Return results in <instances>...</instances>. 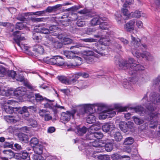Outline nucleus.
I'll list each match as a JSON object with an SVG mask.
<instances>
[{
    "mask_svg": "<svg viewBox=\"0 0 160 160\" xmlns=\"http://www.w3.org/2000/svg\"><path fill=\"white\" fill-rule=\"evenodd\" d=\"M115 63L116 65H118L120 69L124 70L128 69V72L130 75L135 73L137 71L142 70L144 69V68L142 65L134 63V60L132 58H130L128 61L115 57Z\"/></svg>",
    "mask_w": 160,
    "mask_h": 160,
    "instance_id": "obj_1",
    "label": "nucleus"
},
{
    "mask_svg": "<svg viewBox=\"0 0 160 160\" xmlns=\"http://www.w3.org/2000/svg\"><path fill=\"white\" fill-rule=\"evenodd\" d=\"M158 94L155 92L151 93L147 103L144 105L149 111H152L156 109V105L160 102Z\"/></svg>",
    "mask_w": 160,
    "mask_h": 160,
    "instance_id": "obj_2",
    "label": "nucleus"
},
{
    "mask_svg": "<svg viewBox=\"0 0 160 160\" xmlns=\"http://www.w3.org/2000/svg\"><path fill=\"white\" fill-rule=\"evenodd\" d=\"M26 88L21 87L17 88L14 90L9 89L7 91H4L2 93L7 97L14 96L17 97H20L23 96L26 93Z\"/></svg>",
    "mask_w": 160,
    "mask_h": 160,
    "instance_id": "obj_3",
    "label": "nucleus"
},
{
    "mask_svg": "<svg viewBox=\"0 0 160 160\" xmlns=\"http://www.w3.org/2000/svg\"><path fill=\"white\" fill-rule=\"evenodd\" d=\"M94 109H95V106L93 105L87 104L85 106V112L88 114L86 115L88 116L86 121L88 123H94L96 121V117L93 113Z\"/></svg>",
    "mask_w": 160,
    "mask_h": 160,
    "instance_id": "obj_4",
    "label": "nucleus"
},
{
    "mask_svg": "<svg viewBox=\"0 0 160 160\" xmlns=\"http://www.w3.org/2000/svg\"><path fill=\"white\" fill-rule=\"evenodd\" d=\"M131 40L130 44L132 47V50L139 51L140 50H143L146 48L147 46L145 44H141L140 39L138 38L134 37L131 35Z\"/></svg>",
    "mask_w": 160,
    "mask_h": 160,
    "instance_id": "obj_5",
    "label": "nucleus"
},
{
    "mask_svg": "<svg viewBox=\"0 0 160 160\" xmlns=\"http://www.w3.org/2000/svg\"><path fill=\"white\" fill-rule=\"evenodd\" d=\"M43 60L44 62L48 64L56 65L58 66H62L64 64V59L59 56H54L51 58L46 57L43 58Z\"/></svg>",
    "mask_w": 160,
    "mask_h": 160,
    "instance_id": "obj_6",
    "label": "nucleus"
},
{
    "mask_svg": "<svg viewBox=\"0 0 160 160\" xmlns=\"http://www.w3.org/2000/svg\"><path fill=\"white\" fill-rule=\"evenodd\" d=\"M106 19L105 18H100L98 16H96L91 20L90 24L91 26H94L100 24L99 26L100 30L101 31V30L103 29L106 30L108 28L107 27V23L105 22H101V20L105 21Z\"/></svg>",
    "mask_w": 160,
    "mask_h": 160,
    "instance_id": "obj_7",
    "label": "nucleus"
},
{
    "mask_svg": "<svg viewBox=\"0 0 160 160\" xmlns=\"http://www.w3.org/2000/svg\"><path fill=\"white\" fill-rule=\"evenodd\" d=\"M13 35L14 36V40L16 43L23 50V48L25 50H27L28 49V47L25 46L24 44H20V41H21L25 40V38L20 33V32L17 31H14L13 33Z\"/></svg>",
    "mask_w": 160,
    "mask_h": 160,
    "instance_id": "obj_8",
    "label": "nucleus"
},
{
    "mask_svg": "<svg viewBox=\"0 0 160 160\" xmlns=\"http://www.w3.org/2000/svg\"><path fill=\"white\" fill-rule=\"evenodd\" d=\"M102 111L100 113L99 116V118L100 120H103L107 118H112L116 114V111L113 109H111L106 110L102 109Z\"/></svg>",
    "mask_w": 160,
    "mask_h": 160,
    "instance_id": "obj_9",
    "label": "nucleus"
},
{
    "mask_svg": "<svg viewBox=\"0 0 160 160\" xmlns=\"http://www.w3.org/2000/svg\"><path fill=\"white\" fill-rule=\"evenodd\" d=\"M132 54L139 59L145 58L147 60H151L153 58L152 55L147 52H145L142 53L139 51H136L134 50L132 51Z\"/></svg>",
    "mask_w": 160,
    "mask_h": 160,
    "instance_id": "obj_10",
    "label": "nucleus"
},
{
    "mask_svg": "<svg viewBox=\"0 0 160 160\" xmlns=\"http://www.w3.org/2000/svg\"><path fill=\"white\" fill-rule=\"evenodd\" d=\"M29 109L32 110L34 109L35 107L33 106L29 107L24 106L22 108H18V113L21 115L23 118L27 120H28V118L30 115L29 112L28 111Z\"/></svg>",
    "mask_w": 160,
    "mask_h": 160,
    "instance_id": "obj_11",
    "label": "nucleus"
},
{
    "mask_svg": "<svg viewBox=\"0 0 160 160\" xmlns=\"http://www.w3.org/2000/svg\"><path fill=\"white\" fill-rule=\"evenodd\" d=\"M95 57L94 53L92 51H85L84 52L83 58L88 63H92Z\"/></svg>",
    "mask_w": 160,
    "mask_h": 160,
    "instance_id": "obj_12",
    "label": "nucleus"
},
{
    "mask_svg": "<svg viewBox=\"0 0 160 160\" xmlns=\"http://www.w3.org/2000/svg\"><path fill=\"white\" fill-rule=\"evenodd\" d=\"M76 112L75 109H73L71 111H68L66 112H62L61 114V119L63 121H69L71 117H74Z\"/></svg>",
    "mask_w": 160,
    "mask_h": 160,
    "instance_id": "obj_13",
    "label": "nucleus"
},
{
    "mask_svg": "<svg viewBox=\"0 0 160 160\" xmlns=\"http://www.w3.org/2000/svg\"><path fill=\"white\" fill-rule=\"evenodd\" d=\"M122 1L124 2L125 3L123 5L121 11L123 15L125 16H128L130 15V13L128 10V8L129 5H131L133 3V0H121Z\"/></svg>",
    "mask_w": 160,
    "mask_h": 160,
    "instance_id": "obj_14",
    "label": "nucleus"
},
{
    "mask_svg": "<svg viewBox=\"0 0 160 160\" xmlns=\"http://www.w3.org/2000/svg\"><path fill=\"white\" fill-rule=\"evenodd\" d=\"M33 135V134L31 132H26V133H19L18 135L20 140L26 143L28 141L29 138Z\"/></svg>",
    "mask_w": 160,
    "mask_h": 160,
    "instance_id": "obj_15",
    "label": "nucleus"
},
{
    "mask_svg": "<svg viewBox=\"0 0 160 160\" xmlns=\"http://www.w3.org/2000/svg\"><path fill=\"white\" fill-rule=\"evenodd\" d=\"M135 23V20L132 19L130 20L124 25L125 29L128 32L132 31L134 29Z\"/></svg>",
    "mask_w": 160,
    "mask_h": 160,
    "instance_id": "obj_16",
    "label": "nucleus"
},
{
    "mask_svg": "<svg viewBox=\"0 0 160 160\" xmlns=\"http://www.w3.org/2000/svg\"><path fill=\"white\" fill-rule=\"evenodd\" d=\"M158 114L157 113H153L151 114L150 116V118L153 119L154 120H152L150 124L149 125V127L151 129H155V127H157L158 125L157 119Z\"/></svg>",
    "mask_w": 160,
    "mask_h": 160,
    "instance_id": "obj_17",
    "label": "nucleus"
},
{
    "mask_svg": "<svg viewBox=\"0 0 160 160\" xmlns=\"http://www.w3.org/2000/svg\"><path fill=\"white\" fill-rule=\"evenodd\" d=\"M21 117L18 115L15 116H7L4 117V118L8 122H16L20 120Z\"/></svg>",
    "mask_w": 160,
    "mask_h": 160,
    "instance_id": "obj_18",
    "label": "nucleus"
},
{
    "mask_svg": "<svg viewBox=\"0 0 160 160\" xmlns=\"http://www.w3.org/2000/svg\"><path fill=\"white\" fill-rule=\"evenodd\" d=\"M90 145L95 148V149H93L95 153H99L103 151V147H101L99 143L96 141L90 142Z\"/></svg>",
    "mask_w": 160,
    "mask_h": 160,
    "instance_id": "obj_19",
    "label": "nucleus"
},
{
    "mask_svg": "<svg viewBox=\"0 0 160 160\" xmlns=\"http://www.w3.org/2000/svg\"><path fill=\"white\" fill-rule=\"evenodd\" d=\"M62 53L68 58H73L75 57L76 54H78L79 52L77 51H74L73 52L63 51H62Z\"/></svg>",
    "mask_w": 160,
    "mask_h": 160,
    "instance_id": "obj_20",
    "label": "nucleus"
},
{
    "mask_svg": "<svg viewBox=\"0 0 160 160\" xmlns=\"http://www.w3.org/2000/svg\"><path fill=\"white\" fill-rule=\"evenodd\" d=\"M130 16L132 18H139L141 17L146 18L145 14L143 13L141 11L138 10H135L134 12H132L130 13Z\"/></svg>",
    "mask_w": 160,
    "mask_h": 160,
    "instance_id": "obj_21",
    "label": "nucleus"
},
{
    "mask_svg": "<svg viewBox=\"0 0 160 160\" xmlns=\"http://www.w3.org/2000/svg\"><path fill=\"white\" fill-rule=\"evenodd\" d=\"M33 51L36 54L38 55L43 54L44 50L43 47L39 45H37L33 47Z\"/></svg>",
    "mask_w": 160,
    "mask_h": 160,
    "instance_id": "obj_22",
    "label": "nucleus"
},
{
    "mask_svg": "<svg viewBox=\"0 0 160 160\" xmlns=\"http://www.w3.org/2000/svg\"><path fill=\"white\" fill-rule=\"evenodd\" d=\"M91 149L88 148V150L86 152L90 156L92 157L95 158H97L99 160H103L104 157V155H95L96 153H95V151H92L90 150Z\"/></svg>",
    "mask_w": 160,
    "mask_h": 160,
    "instance_id": "obj_23",
    "label": "nucleus"
},
{
    "mask_svg": "<svg viewBox=\"0 0 160 160\" xmlns=\"http://www.w3.org/2000/svg\"><path fill=\"white\" fill-rule=\"evenodd\" d=\"M43 146L41 144H38L33 147L34 152L37 154H41L42 153L43 150Z\"/></svg>",
    "mask_w": 160,
    "mask_h": 160,
    "instance_id": "obj_24",
    "label": "nucleus"
},
{
    "mask_svg": "<svg viewBox=\"0 0 160 160\" xmlns=\"http://www.w3.org/2000/svg\"><path fill=\"white\" fill-rule=\"evenodd\" d=\"M4 109L5 112L9 114L12 113L15 111H17L18 112V108H14L6 104L4 106Z\"/></svg>",
    "mask_w": 160,
    "mask_h": 160,
    "instance_id": "obj_25",
    "label": "nucleus"
},
{
    "mask_svg": "<svg viewBox=\"0 0 160 160\" xmlns=\"http://www.w3.org/2000/svg\"><path fill=\"white\" fill-rule=\"evenodd\" d=\"M47 105L48 106V107L52 109L54 113H56L57 110L56 108H60V109H64V107L63 106H61L57 104H48L47 103Z\"/></svg>",
    "mask_w": 160,
    "mask_h": 160,
    "instance_id": "obj_26",
    "label": "nucleus"
},
{
    "mask_svg": "<svg viewBox=\"0 0 160 160\" xmlns=\"http://www.w3.org/2000/svg\"><path fill=\"white\" fill-rule=\"evenodd\" d=\"M114 126L112 123H106L102 126V130H113L114 128Z\"/></svg>",
    "mask_w": 160,
    "mask_h": 160,
    "instance_id": "obj_27",
    "label": "nucleus"
},
{
    "mask_svg": "<svg viewBox=\"0 0 160 160\" xmlns=\"http://www.w3.org/2000/svg\"><path fill=\"white\" fill-rule=\"evenodd\" d=\"M58 38L60 39L62 44L64 45L70 44L72 41L71 39L68 38H63L62 37L60 38L59 36H58Z\"/></svg>",
    "mask_w": 160,
    "mask_h": 160,
    "instance_id": "obj_28",
    "label": "nucleus"
},
{
    "mask_svg": "<svg viewBox=\"0 0 160 160\" xmlns=\"http://www.w3.org/2000/svg\"><path fill=\"white\" fill-rule=\"evenodd\" d=\"M37 32L40 33H43L44 34H48L50 33V31L49 29L46 28L44 27H39L38 29Z\"/></svg>",
    "mask_w": 160,
    "mask_h": 160,
    "instance_id": "obj_29",
    "label": "nucleus"
},
{
    "mask_svg": "<svg viewBox=\"0 0 160 160\" xmlns=\"http://www.w3.org/2000/svg\"><path fill=\"white\" fill-rule=\"evenodd\" d=\"M113 136L115 140L117 141H120L122 138V136L120 132L117 131L115 132Z\"/></svg>",
    "mask_w": 160,
    "mask_h": 160,
    "instance_id": "obj_30",
    "label": "nucleus"
},
{
    "mask_svg": "<svg viewBox=\"0 0 160 160\" xmlns=\"http://www.w3.org/2000/svg\"><path fill=\"white\" fill-rule=\"evenodd\" d=\"M135 112L138 113L141 116H142L143 112H145L143 108L141 106H138L134 108Z\"/></svg>",
    "mask_w": 160,
    "mask_h": 160,
    "instance_id": "obj_31",
    "label": "nucleus"
},
{
    "mask_svg": "<svg viewBox=\"0 0 160 160\" xmlns=\"http://www.w3.org/2000/svg\"><path fill=\"white\" fill-rule=\"evenodd\" d=\"M113 145L112 142H108L105 145V147H103V150L105 148L107 152H110L113 149Z\"/></svg>",
    "mask_w": 160,
    "mask_h": 160,
    "instance_id": "obj_32",
    "label": "nucleus"
},
{
    "mask_svg": "<svg viewBox=\"0 0 160 160\" xmlns=\"http://www.w3.org/2000/svg\"><path fill=\"white\" fill-rule=\"evenodd\" d=\"M38 144H40V143H38V140L37 138H32L30 141V144L31 146L33 147Z\"/></svg>",
    "mask_w": 160,
    "mask_h": 160,
    "instance_id": "obj_33",
    "label": "nucleus"
},
{
    "mask_svg": "<svg viewBox=\"0 0 160 160\" xmlns=\"http://www.w3.org/2000/svg\"><path fill=\"white\" fill-rule=\"evenodd\" d=\"M133 142V139L132 138L129 137L125 139L124 143L126 145H130L132 144Z\"/></svg>",
    "mask_w": 160,
    "mask_h": 160,
    "instance_id": "obj_34",
    "label": "nucleus"
},
{
    "mask_svg": "<svg viewBox=\"0 0 160 160\" xmlns=\"http://www.w3.org/2000/svg\"><path fill=\"white\" fill-rule=\"evenodd\" d=\"M58 79L62 83L67 84L68 83V78L64 76H58L57 77Z\"/></svg>",
    "mask_w": 160,
    "mask_h": 160,
    "instance_id": "obj_35",
    "label": "nucleus"
},
{
    "mask_svg": "<svg viewBox=\"0 0 160 160\" xmlns=\"http://www.w3.org/2000/svg\"><path fill=\"white\" fill-rule=\"evenodd\" d=\"M127 123L125 122H120L119 124V126L120 129L121 130H125L127 129Z\"/></svg>",
    "mask_w": 160,
    "mask_h": 160,
    "instance_id": "obj_36",
    "label": "nucleus"
},
{
    "mask_svg": "<svg viewBox=\"0 0 160 160\" xmlns=\"http://www.w3.org/2000/svg\"><path fill=\"white\" fill-rule=\"evenodd\" d=\"M92 136H94L98 139H100L102 138L103 135L101 132H94L93 134H92Z\"/></svg>",
    "mask_w": 160,
    "mask_h": 160,
    "instance_id": "obj_37",
    "label": "nucleus"
},
{
    "mask_svg": "<svg viewBox=\"0 0 160 160\" xmlns=\"http://www.w3.org/2000/svg\"><path fill=\"white\" fill-rule=\"evenodd\" d=\"M115 19L117 21V22L119 24H120L121 23V21L122 20V15L120 13H119L118 12H117L115 14Z\"/></svg>",
    "mask_w": 160,
    "mask_h": 160,
    "instance_id": "obj_38",
    "label": "nucleus"
},
{
    "mask_svg": "<svg viewBox=\"0 0 160 160\" xmlns=\"http://www.w3.org/2000/svg\"><path fill=\"white\" fill-rule=\"evenodd\" d=\"M74 75H73V77L75 78H73V79H69L68 78V83L67 84H74L75 83H76L77 82V79L78 78H77V77L76 76V77L75 78L74 77Z\"/></svg>",
    "mask_w": 160,
    "mask_h": 160,
    "instance_id": "obj_39",
    "label": "nucleus"
},
{
    "mask_svg": "<svg viewBox=\"0 0 160 160\" xmlns=\"http://www.w3.org/2000/svg\"><path fill=\"white\" fill-rule=\"evenodd\" d=\"M39 114L41 116H42L44 118V116L46 115H49V112L45 110L42 109L39 110Z\"/></svg>",
    "mask_w": 160,
    "mask_h": 160,
    "instance_id": "obj_40",
    "label": "nucleus"
},
{
    "mask_svg": "<svg viewBox=\"0 0 160 160\" xmlns=\"http://www.w3.org/2000/svg\"><path fill=\"white\" fill-rule=\"evenodd\" d=\"M74 58H75V61L76 62V66H79L82 63V59L80 57L77 56L75 55V57Z\"/></svg>",
    "mask_w": 160,
    "mask_h": 160,
    "instance_id": "obj_41",
    "label": "nucleus"
},
{
    "mask_svg": "<svg viewBox=\"0 0 160 160\" xmlns=\"http://www.w3.org/2000/svg\"><path fill=\"white\" fill-rule=\"evenodd\" d=\"M74 77L75 78L77 77V78H78V76H81L84 78H87L89 77V75L88 74L86 73H80L78 74H74Z\"/></svg>",
    "mask_w": 160,
    "mask_h": 160,
    "instance_id": "obj_42",
    "label": "nucleus"
},
{
    "mask_svg": "<svg viewBox=\"0 0 160 160\" xmlns=\"http://www.w3.org/2000/svg\"><path fill=\"white\" fill-rule=\"evenodd\" d=\"M111 157L113 160H118L119 159H121V156L118 153H115L112 154Z\"/></svg>",
    "mask_w": 160,
    "mask_h": 160,
    "instance_id": "obj_43",
    "label": "nucleus"
},
{
    "mask_svg": "<svg viewBox=\"0 0 160 160\" xmlns=\"http://www.w3.org/2000/svg\"><path fill=\"white\" fill-rule=\"evenodd\" d=\"M20 157L23 159H26L29 160V158L28 157V154L27 152H23L22 153V154L20 156Z\"/></svg>",
    "mask_w": 160,
    "mask_h": 160,
    "instance_id": "obj_44",
    "label": "nucleus"
},
{
    "mask_svg": "<svg viewBox=\"0 0 160 160\" xmlns=\"http://www.w3.org/2000/svg\"><path fill=\"white\" fill-rule=\"evenodd\" d=\"M24 27V25L22 22H17L16 24V27L14 29H18L21 30Z\"/></svg>",
    "mask_w": 160,
    "mask_h": 160,
    "instance_id": "obj_45",
    "label": "nucleus"
},
{
    "mask_svg": "<svg viewBox=\"0 0 160 160\" xmlns=\"http://www.w3.org/2000/svg\"><path fill=\"white\" fill-rule=\"evenodd\" d=\"M3 152L4 153L8 155L11 157L14 156L13 152L11 149L4 150L3 151Z\"/></svg>",
    "mask_w": 160,
    "mask_h": 160,
    "instance_id": "obj_46",
    "label": "nucleus"
},
{
    "mask_svg": "<svg viewBox=\"0 0 160 160\" xmlns=\"http://www.w3.org/2000/svg\"><path fill=\"white\" fill-rule=\"evenodd\" d=\"M32 38L34 40L37 42H39L41 40V36L36 34H34L32 36Z\"/></svg>",
    "mask_w": 160,
    "mask_h": 160,
    "instance_id": "obj_47",
    "label": "nucleus"
},
{
    "mask_svg": "<svg viewBox=\"0 0 160 160\" xmlns=\"http://www.w3.org/2000/svg\"><path fill=\"white\" fill-rule=\"evenodd\" d=\"M32 21L35 22H39L44 21L45 19L44 18H31Z\"/></svg>",
    "mask_w": 160,
    "mask_h": 160,
    "instance_id": "obj_48",
    "label": "nucleus"
},
{
    "mask_svg": "<svg viewBox=\"0 0 160 160\" xmlns=\"http://www.w3.org/2000/svg\"><path fill=\"white\" fill-rule=\"evenodd\" d=\"M85 22L82 20L79 19L77 22V25L80 27H83L85 25Z\"/></svg>",
    "mask_w": 160,
    "mask_h": 160,
    "instance_id": "obj_49",
    "label": "nucleus"
},
{
    "mask_svg": "<svg viewBox=\"0 0 160 160\" xmlns=\"http://www.w3.org/2000/svg\"><path fill=\"white\" fill-rule=\"evenodd\" d=\"M134 122L138 124H140L143 122V121L136 117H133Z\"/></svg>",
    "mask_w": 160,
    "mask_h": 160,
    "instance_id": "obj_50",
    "label": "nucleus"
},
{
    "mask_svg": "<svg viewBox=\"0 0 160 160\" xmlns=\"http://www.w3.org/2000/svg\"><path fill=\"white\" fill-rule=\"evenodd\" d=\"M35 98L37 102H38L43 100V97L39 94L37 93L35 94Z\"/></svg>",
    "mask_w": 160,
    "mask_h": 160,
    "instance_id": "obj_51",
    "label": "nucleus"
},
{
    "mask_svg": "<svg viewBox=\"0 0 160 160\" xmlns=\"http://www.w3.org/2000/svg\"><path fill=\"white\" fill-rule=\"evenodd\" d=\"M137 26L138 28H143V24L142 22L139 20H136Z\"/></svg>",
    "mask_w": 160,
    "mask_h": 160,
    "instance_id": "obj_52",
    "label": "nucleus"
},
{
    "mask_svg": "<svg viewBox=\"0 0 160 160\" xmlns=\"http://www.w3.org/2000/svg\"><path fill=\"white\" fill-rule=\"evenodd\" d=\"M81 8L80 6H74L70 8H68V10L69 11H76Z\"/></svg>",
    "mask_w": 160,
    "mask_h": 160,
    "instance_id": "obj_53",
    "label": "nucleus"
},
{
    "mask_svg": "<svg viewBox=\"0 0 160 160\" xmlns=\"http://www.w3.org/2000/svg\"><path fill=\"white\" fill-rule=\"evenodd\" d=\"M16 78L17 80L21 82L23 81L24 80L23 76L19 74L16 77Z\"/></svg>",
    "mask_w": 160,
    "mask_h": 160,
    "instance_id": "obj_54",
    "label": "nucleus"
},
{
    "mask_svg": "<svg viewBox=\"0 0 160 160\" xmlns=\"http://www.w3.org/2000/svg\"><path fill=\"white\" fill-rule=\"evenodd\" d=\"M160 82V76H158L153 80V84L155 85H158Z\"/></svg>",
    "mask_w": 160,
    "mask_h": 160,
    "instance_id": "obj_55",
    "label": "nucleus"
},
{
    "mask_svg": "<svg viewBox=\"0 0 160 160\" xmlns=\"http://www.w3.org/2000/svg\"><path fill=\"white\" fill-rule=\"evenodd\" d=\"M115 108L116 109V110H117V109H119L118 111L120 112H122L125 111V108L121 107L118 104H116L115 105Z\"/></svg>",
    "mask_w": 160,
    "mask_h": 160,
    "instance_id": "obj_56",
    "label": "nucleus"
},
{
    "mask_svg": "<svg viewBox=\"0 0 160 160\" xmlns=\"http://www.w3.org/2000/svg\"><path fill=\"white\" fill-rule=\"evenodd\" d=\"M82 40L85 42H94L96 41L95 39L93 38H87L82 39Z\"/></svg>",
    "mask_w": 160,
    "mask_h": 160,
    "instance_id": "obj_57",
    "label": "nucleus"
},
{
    "mask_svg": "<svg viewBox=\"0 0 160 160\" xmlns=\"http://www.w3.org/2000/svg\"><path fill=\"white\" fill-rule=\"evenodd\" d=\"M5 72V69L4 67L0 66V77H2Z\"/></svg>",
    "mask_w": 160,
    "mask_h": 160,
    "instance_id": "obj_58",
    "label": "nucleus"
},
{
    "mask_svg": "<svg viewBox=\"0 0 160 160\" xmlns=\"http://www.w3.org/2000/svg\"><path fill=\"white\" fill-rule=\"evenodd\" d=\"M96 30L94 28H88L86 31V33L88 35H90L94 32Z\"/></svg>",
    "mask_w": 160,
    "mask_h": 160,
    "instance_id": "obj_59",
    "label": "nucleus"
},
{
    "mask_svg": "<svg viewBox=\"0 0 160 160\" xmlns=\"http://www.w3.org/2000/svg\"><path fill=\"white\" fill-rule=\"evenodd\" d=\"M127 129H131L133 128L134 126V123L133 122H128L127 123Z\"/></svg>",
    "mask_w": 160,
    "mask_h": 160,
    "instance_id": "obj_60",
    "label": "nucleus"
},
{
    "mask_svg": "<svg viewBox=\"0 0 160 160\" xmlns=\"http://www.w3.org/2000/svg\"><path fill=\"white\" fill-rule=\"evenodd\" d=\"M45 13V11H39L35 12H33V14L38 16H41L42 14H44Z\"/></svg>",
    "mask_w": 160,
    "mask_h": 160,
    "instance_id": "obj_61",
    "label": "nucleus"
},
{
    "mask_svg": "<svg viewBox=\"0 0 160 160\" xmlns=\"http://www.w3.org/2000/svg\"><path fill=\"white\" fill-rule=\"evenodd\" d=\"M16 75V72L13 71H11L8 73V75L9 77H11L12 78H15V76Z\"/></svg>",
    "mask_w": 160,
    "mask_h": 160,
    "instance_id": "obj_62",
    "label": "nucleus"
},
{
    "mask_svg": "<svg viewBox=\"0 0 160 160\" xmlns=\"http://www.w3.org/2000/svg\"><path fill=\"white\" fill-rule=\"evenodd\" d=\"M123 86L127 89H130L131 88V84L128 82H124L123 84Z\"/></svg>",
    "mask_w": 160,
    "mask_h": 160,
    "instance_id": "obj_63",
    "label": "nucleus"
},
{
    "mask_svg": "<svg viewBox=\"0 0 160 160\" xmlns=\"http://www.w3.org/2000/svg\"><path fill=\"white\" fill-rule=\"evenodd\" d=\"M86 131H76L75 133L78 135L82 136L86 133Z\"/></svg>",
    "mask_w": 160,
    "mask_h": 160,
    "instance_id": "obj_64",
    "label": "nucleus"
}]
</instances>
